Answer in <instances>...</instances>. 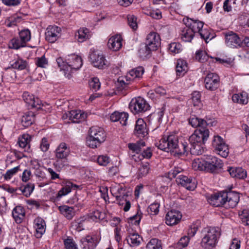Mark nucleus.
<instances>
[{
	"label": "nucleus",
	"instance_id": "obj_43",
	"mask_svg": "<svg viewBox=\"0 0 249 249\" xmlns=\"http://www.w3.org/2000/svg\"><path fill=\"white\" fill-rule=\"evenodd\" d=\"M146 249H162L161 242L156 238L151 239L146 245Z\"/></svg>",
	"mask_w": 249,
	"mask_h": 249
},
{
	"label": "nucleus",
	"instance_id": "obj_16",
	"mask_svg": "<svg viewBox=\"0 0 249 249\" xmlns=\"http://www.w3.org/2000/svg\"><path fill=\"white\" fill-rule=\"evenodd\" d=\"M82 249H94L99 243V239L97 235H87L81 240Z\"/></svg>",
	"mask_w": 249,
	"mask_h": 249
},
{
	"label": "nucleus",
	"instance_id": "obj_29",
	"mask_svg": "<svg viewBox=\"0 0 249 249\" xmlns=\"http://www.w3.org/2000/svg\"><path fill=\"white\" fill-rule=\"evenodd\" d=\"M128 118V113L115 111L111 114L110 116V120L112 122H114L119 121L122 125H126Z\"/></svg>",
	"mask_w": 249,
	"mask_h": 249
},
{
	"label": "nucleus",
	"instance_id": "obj_50",
	"mask_svg": "<svg viewBox=\"0 0 249 249\" xmlns=\"http://www.w3.org/2000/svg\"><path fill=\"white\" fill-rule=\"evenodd\" d=\"M208 56L205 51L199 50L196 53V59L200 62H204L207 61Z\"/></svg>",
	"mask_w": 249,
	"mask_h": 249
},
{
	"label": "nucleus",
	"instance_id": "obj_44",
	"mask_svg": "<svg viewBox=\"0 0 249 249\" xmlns=\"http://www.w3.org/2000/svg\"><path fill=\"white\" fill-rule=\"evenodd\" d=\"M30 142V137L28 134H24L22 135L21 138H19V146L22 148H29V142Z\"/></svg>",
	"mask_w": 249,
	"mask_h": 249
},
{
	"label": "nucleus",
	"instance_id": "obj_27",
	"mask_svg": "<svg viewBox=\"0 0 249 249\" xmlns=\"http://www.w3.org/2000/svg\"><path fill=\"white\" fill-rule=\"evenodd\" d=\"M227 170L232 178L244 179L247 177V172L242 167H229Z\"/></svg>",
	"mask_w": 249,
	"mask_h": 249
},
{
	"label": "nucleus",
	"instance_id": "obj_63",
	"mask_svg": "<svg viewBox=\"0 0 249 249\" xmlns=\"http://www.w3.org/2000/svg\"><path fill=\"white\" fill-rule=\"evenodd\" d=\"M200 93L199 91H195L192 94V100L195 106H198L200 103Z\"/></svg>",
	"mask_w": 249,
	"mask_h": 249
},
{
	"label": "nucleus",
	"instance_id": "obj_14",
	"mask_svg": "<svg viewBox=\"0 0 249 249\" xmlns=\"http://www.w3.org/2000/svg\"><path fill=\"white\" fill-rule=\"evenodd\" d=\"M204 165L205 166L204 171L213 173L219 168L222 166V163L220 160L215 157L210 156L207 160H204Z\"/></svg>",
	"mask_w": 249,
	"mask_h": 249
},
{
	"label": "nucleus",
	"instance_id": "obj_47",
	"mask_svg": "<svg viewBox=\"0 0 249 249\" xmlns=\"http://www.w3.org/2000/svg\"><path fill=\"white\" fill-rule=\"evenodd\" d=\"M166 90L161 87H158L156 88L154 90H150L148 92L149 97L152 99L155 98V94H159L160 96L164 95L166 94Z\"/></svg>",
	"mask_w": 249,
	"mask_h": 249
},
{
	"label": "nucleus",
	"instance_id": "obj_40",
	"mask_svg": "<svg viewBox=\"0 0 249 249\" xmlns=\"http://www.w3.org/2000/svg\"><path fill=\"white\" fill-rule=\"evenodd\" d=\"M187 70L186 62L182 59H178L176 65V72L178 75H183Z\"/></svg>",
	"mask_w": 249,
	"mask_h": 249
},
{
	"label": "nucleus",
	"instance_id": "obj_62",
	"mask_svg": "<svg viewBox=\"0 0 249 249\" xmlns=\"http://www.w3.org/2000/svg\"><path fill=\"white\" fill-rule=\"evenodd\" d=\"M110 162L108 157L105 155H100L97 159V162L100 165L106 166Z\"/></svg>",
	"mask_w": 249,
	"mask_h": 249
},
{
	"label": "nucleus",
	"instance_id": "obj_57",
	"mask_svg": "<svg viewBox=\"0 0 249 249\" xmlns=\"http://www.w3.org/2000/svg\"><path fill=\"white\" fill-rule=\"evenodd\" d=\"M169 51L175 53H179L181 50V45L179 43L173 42L169 44Z\"/></svg>",
	"mask_w": 249,
	"mask_h": 249
},
{
	"label": "nucleus",
	"instance_id": "obj_19",
	"mask_svg": "<svg viewBox=\"0 0 249 249\" xmlns=\"http://www.w3.org/2000/svg\"><path fill=\"white\" fill-rule=\"evenodd\" d=\"M67 61L70 74H71L73 70H78L83 65L81 57L75 54L69 55Z\"/></svg>",
	"mask_w": 249,
	"mask_h": 249
},
{
	"label": "nucleus",
	"instance_id": "obj_53",
	"mask_svg": "<svg viewBox=\"0 0 249 249\" xmlns=\"http://www.w3.org/2000/svg\"><path fill=\"white\" fill-rule=\"evenodd\" d=\"M160 204L153 203L147 209V212L151 215H157L159 212Z\"/></svg>",
	"mask_w": 249,
	"mask_h": 249
},
{
	"label": "nucleus",
	"instance_id": "obj_60",
	"mask_svg": "<svg viewBox=\"0 0 249 249\" xmlns=\"http://www.w3.org/2000/svg\"><path fill=\"white\" fill-rule=\"evenodd\" d=\"M19 167L17 166L12 169L7 170L6 173L3 175L5 180L10 179L18 171Z\"/></svg>",
	"mask_w": 249,
	"mask_h": 249
},
{
	"label": "nucleus",
	"instance_id": "obj_5",
	"mask_svg": "<svg viewBox=\"0 0 249 249\" xmlns=\"http://www.w3.org/2000/svg\"><path fill=\"white\" fill-rule=\"evenodd\" d=\"M106 138V134L102 128L92 126L89 129V137L87 143L91 148H97L105 141Z\"/></svg>",
	"mask_w": 249,
	"mask_h": 249
},
{
	"label": "nucleus",
	"instance_id": "obj_21",
	"mask_svg": "<svg viewBox=\"0 0 249 249\" xmlns=\"http://www.w3.org/2000/svg\"><path fill=\"white\" fill-rule=\"evenodd\" d=\"M60 28L56 26H49L45 33L46 39L50 43L54 42L59 37Z\"/></svg>",
	"mask_w": 249,
	"mask_h": 249
},
{
	"label": "nucleus",
	"instance_id": "obj_26",
	"mask_svg": "<svg viewBox=\"0 0 249 249\" xmlns=\"http://www.w3.org/2000/svg\"><path fill=\"white\" fill-rule=\"evenodd\" d=\"M122 38L121 36L116 35L108 39L107 46L109 49L117 51L122 47Z\"/></svg>",
	"mask_w": 249,
	"mask_h": 249
},
{
	"label": "nucleus",
	"instance_id": "obj_25",
	"mask_svg": "<svg viewBox=\"0 0 249 249\" xmlns=\"http://www.w3.org/2000/svg\"><path fill=\"white\" fill-rule=\"evenodd\" d=\"M55 157L58 159H66L70 153V148L66 143H61L55 150Z\"/></svg>",
	"mask_w": 249,
	"mask_h": 249
},
{
	"label": "nucleus",
	"instance_id": "obj_48",
	"mask_svg": "<svg viewBox=\"0 0 249 249\" xmlns=\"http://www.w3.org/2000/svg\"><path fill=\"white\" fill-rule=\"evenodd\" d=\"M26 45L22 42L20 38H14L10 41V48L14 49H18L21 47H24Z\"/></svg>",
	"mask_w": 249,
	"mask_h": 249
},
{
	"label": "nucleus",
	"instance_id": "obj_22",
	"mask_svg": "<svg viewBox=\"0 0 249 249\" xmlns=\"http://www.w3.org/2000/svg\"><path fill=\"white\" fill-rule=\"evenodd\" d=\"M134 133L138 137L140 138H144L148 135L146 124L142 119H139L136 121Z\"/></svg>",
	"mask_w": 249,
	"mask_h": 249
},
{
	"label": "nucleus",
	"instance_id": "obj_32",
	"mask_svg": "<svg viewBox=\"0 0 249 249\" xmlns=\"http://www.w3.org/2000/svg\"><path fill=\"white\" fill-rule=\"evenodd\" d=\"M35 185L34 183H28L24 185L21 186L19 188L15 189V191H19L21 193L17 192V194H21L26 197H29L35 189Z\"/></svg>",
	"mask_w": 249,
	"mask_h": 249
},
{
	"label": "nucleus",
	"instance_id": "obj_4",
	"mask_svg": "<svg viewBox=\"0 0 249 249\" xmlns=\"http://www.w3.org/2000/svg\"><path fill=\"white\" fill-rule=\"evenodd\" d=\"M144 72V68L142 67H138L131 70L126 75L118 78V86L121 87L122 89H126L128 85L140 80Z\"/></svg>",
	"mask_w": 249,
	"mask_h": 249
},
{
	"label": "nucleus",
	"instance_id": "obj_35",
	"mask_svg": "<svg viewBox=\"0 0 249 249\" xmlns=\"http://www.w3.org/2000/svg\"><path fill=\"white\" fill-rule=\"evenodd\" d=\"M232 100L234 103L246 105L249 101L248 94L246 92L234 94L232 96Z\"/></svg>",
	"mask_w": 249,
	"mask_h": 249
},
{
	"label": "nucleus",
	"instance_id": "obj_18",
	"mask_svg": "<svg viewBox=\"0 0 249 249\" xmlns=\"http://www.w3.org/2000/svg\"><path fill=\"white\" fill-rule=\"evenodd\" d=\"M22 98L29 108H35L38 109L41 108V100L38 98H35L34 95L30 94L28 92H24Z\"/></svg>",
	"mask_w": 249,
	"mask_h": 249
},
{
	"label": "nucleus",
	"instance_id": "obj_38",
	"mask_svg": "<svg viewBox=\"0 0 249 249\" xmlns=\"http://www.w3.org/2000/svg\"><path fill=\"white\" fill-rule=\"evenodd\" d=\"M59 210L61 213L68 219H71L75 215V212L72 207L66 205L60 206Z\"/></svg>",
	"mask_w": 249,
	"mask_h": 249
},
{
	"label": "nucleus",
	"instance_id": "obj_46",
	"mask_svg": "<svg viewBox=\"0 0 249 249\" xmlns=\"http://www.w3.org/2000/svg\"><path fill=\"white\" fill-rule=\"evenodd\" d=\"M19 36L25 45L31 39V32L29 29H24L19 33Z\"/></svg>",
	"mask_w": 249,
	"mask_h": 249
},
{
	"label": "nucleus",
	"instance_id": "obj_64",
	"mask_svg": "<svg viewBox=\"0 0 249 249\" xmlns=\"http://www.w3.org/2000/svg\"><path fill=\"white\" fill-rule=\"evenodd\" d=\"M190 241V238L187 236L182 237L178 243V247L182 248L188 246Z\"/></svg>",
	"mask_w": 249,
	"mask_h": 249
},
{
	"label": "nucleus",
	"instance_id": "obj_17",
	"mask_svg": "<svg viewBox=\"0 0 249 249\" xmlns=\"http://www.w3.org/2000/svg\"><path fill=\"white\" fill-rule=\"evenodd\" d=\"M176 182L178 184L184 187L188 190L193 191L196 187L195 179L186 176L179 175L177 177Z\"/></svg>",
	"mask_w": 249,
	"mask_h": 249
},
{
	"label": "nucleus",
	"instance_id": "obj_56",
	"mask_svg": "<svg viewBox=\"0 0 249 249\" xmlns=\"http://www.w3.org/2000/svg\"><path fill=\"white\" fill-rule=\"evenodd\" d=\"M127 22L129 26L134 30L137 28V18L134 15L127 16Z\"/></svg>",
	"mask_w": 249,
	"mask_h": 249
},
{
	"label": "nucleus",
	"instance_id": "obj_36",
	"mask_svg": "<svg viewBox=\"0 0 249 249\" xmlns=\"http://www.w3.org/2000/svg\"><path fill=\"white\" fill-rule=\"evenodd\" d=\"M35 114L30 111L25 113L21 118V122L22 125L25 127L30 126L35 122Z\"/></svg>",
	"mask_w": 249,
	"mask_h": 249
},
{
	"label": "nucleus",
	"instance_id": "obj_11",
	"mask_svg": "<svg viewBox=\"0 0 249 249\" xmlns=\"http://www.w3.org/2000/svg\"><path fill=\"white\" fill-rule=\"evenodd\" d=\"M223 197L225 201L224 207L226 208H234L239 201V195L235 192L225 191Z\"/></svg>",
	"mask_w": 249,
	"mask_h": 249
},
{
	"label": "nucleus",
	"instance_id": "obj_8",
	"mask_svg": "<svg viewBox=\"0 0 249 249\" xmlns=\"http://www.w3.org/2000/svg\"><path fill=\"white\" fill-rule=\"evenodd\" d=\"M212 146L221 157L226 158L228 156L229 153L228 146L219 136H216L213 137Z\"/></svg>",
	"mask_w": 249,
	"mask_h": 249
},
{
	"label": "nucleus",
	"instance_id": "obj_41",
	"mask_svg": "<svg viewBox=\"0 0 249 249\" xmlns=\"http://www.w3.org/2000/svg\"><path fill=\"white\" fill-rule=\"evenodd\" d=\"M145 146V142L141 140L137 142L136 143H129L128 144V147L133 152L138 154L141 151L142 147Z\"/></svg>",
	"mask_w": 249,
	"mask_h": 249
},
{
	"label": "nucleus",
	"instance_id": "obj_49",
	"mask_svg": "<svg viewBox=\"0 0 249 249\" xmlns=\"http://www.w3.org/2000/svg\"><path fill=\"white\" fill-rule=\"evenodd\" d=\"M194 36V34L192 33V31L187 29L182 31L181 38L184 41L190 42L193 39Z\"/></svg>",
	"mask_w": 249,
	"mask_h": 249
},
{
	"label": "nucleus",
	"instance_id": "obj_52",
	"mask_svg": "<svg viewBox=\"0 0 249 249\" xmlns=\"http://www.w3.org/2000/svg\"><path fill=\"white\" fill-rule=\"evenodd\" d=\"M89 83L90 88L95 91L100 88L101 84L99 79L97 77L91 78Z\"/></svg>",
	"mask_w": 249,
	"mask_h": 249
},
{
	"label": "nucleus",
	"instance_id": "obj_24",
	"mask_svg": "<svg viewBox=\"0 0 249 249\" xmlns=\"http://www.w3.org/2000/svg\"><path fill=\"white\" fill-rule=\"evenodd\" d=\"M34 228L36 229V236L40 238L45 233L46 230V223L41 217H37L34 220Z\"/></svg>",
	"mask_w": 249,
	"mask_h": 249
},
{
	"label": "nucleus",
	"instance_id": "obj_3",
	"mask_svg": "<svg viewBox=\"0 0 249 249\" xmlns=\"http://www.w3.org/2000/svg\"><path fill=\"white\" fill-rule=\"evenodd\" d=\"M200 246L204 249H214L221 236V230L218 227H209L201 231Z\"/></svg>",
	"mask_w": 249,
	"mask_h": 249
},
{
	"label": "nucleus",
	"instance_id": "obj_55",
	"mask_svg": "<svg viewBox=\"0 0 249 249\" xmlns=\"http://www.w3.org/2000/svg\"><path fill=\"white\" fill-rule=\"evenodd\" d=\"M106 214L99 210H95L93 211L90 216L91 219L93 221L97 220H103L105 218Z\"/></svg>",
	"mask_w": 249,
	"mask_h": 249
},
{
	"label": "nucleus",
	"instance_id": "obj_1",
	"mask_svg": "<svg viewBox=\"0 0 249 249\" xmlns=\"http://www.w3.org/2000/svg\"><path fill=\"white\" fill-rule=\"evenodd\" d=\"M157 147L160 150L170 152L175 156L185 155L189 150L188 143L185 141L179 143L178 136L173 134L161 139Z\"/></svg>",
	"mask_w": 249,
	"mask_h": 249
},
{
	"label": "nucleus",
	"instance_id": "obj_2",
	"mask_svg": "<svg viewBox=\"0 0 249 249\" xmlns=\"http://www.w3.org/2000/svg\"><path fill=\"white\" fill-rule=\"evenodd\" d=\"M209 136V130L196 129L194 133L189 137V141L191 145L188 147L189 150L185 153L187 155L189 152L192 155H199L203 154L204 150L203 144Z\"/></svg>",
	"mask_w": 249,
	"mask_h": 249
},
{
	"label": "nucleus",
	"instance_id": "obj_39",
	"mask_svg": "<svg viewBox=\"0 0 249 249\" xmlns=\"http://www.w3.org/2000/svg\"><path fill=\"white\" fill-rule=\"evenodd\" d=\"M56 62L60 70L64 71L65 76L70 79L71 77V75L69 72L68 62L64 61L60 57L57 58Z\"/></svg>",
	"mask_w": 249,
	"mask_h": 249
},
{
	"label": "nucleus",
	"instance_id": "obj_7",
	"mask_svg": "<svg viewBox=\"0 0 249 249\" xmlns=\"http://www.w3.org/2000/svg\"><path fill=\"white\" fill-rule=\"evenodd\" d=\"M129 108L135 114L144 112L150 109V106L141 97L133 99L129 104Z\"/></svg>",
	"mask_w": 249,
	"mask_h": 249
},
{
	"label": "nucleus",
	"instance_id": "obj_30",
	"mask_svg": "<svg viewBox=\"0 0 249 249\" xmlns=\"http://www.w3.org/2000/svg\"><path fill=\"white\" fill-rule=\"evenodd\" d=\"M25 214V210L21 206H16L12 211V216L16 222L18 224L22 222Z\"/></svg>",
	"mask_w": 249,
	"mask_h": 249
},
{
	"label": "nucleus",
	"instance_id": "obj_12",
	"mask_svg": "<svg viewBox=\"0 0 249 249\" xmlns=\"http://www.w3.org/2000/svg\"><path fill=\"white\" fill-rule=\"evenodd\" d=\"M225 42L226 45L231 48H238L241 47L243 41L238 36L232 31L225 34Z\"/></svg>",
	"mask_w": 249,
	"mask_h": 249
},
{
	"label": "nucleus",
	"instance_id": "obj_15",
	"mask_svg": "<svg viewBox=\"0 0 249 249\" xmlns=\"http://www.w3.org/2000/svg\"><path fill=\"white\" fill-rule=\"evenodd\" d=\"M86 118V115L80 110H72L64 113L62 116L63 119H69L74 123H79L84 121Z\"/></svg>",
	"mask_w": 249,
	"mask_h": 249
},
{
	"label": "nucleus",
	"instance_id": "obj_59",
	"mask_svg": "<svg viewBox=\"0 0 249 249\" xmlns=\"http://www.w3.org/2000/svg\"><path fill=\"white\" fill-rule=\"evenodd\" d=\"M36 64L38 67L46 68L48 65V60L45 56L43 55L40 57L36 58Z\"/></svg>",
	"mask_w": 249,
	"mask_h": 249
},
{
	"label": "nucleus",
	"instance_id": "obj_42",
	"mask_svg": "<svg viewBox=\"0 0 249 249\" xmlns=\"http://www.w3.org/2000/svg\"><path fill=\"white\" fill-rule=\"evenodd\" d=\"M27 66V62L26 61L23 60L21 58H18L17 60L11 64V67L15 69L18 70H23L26 69Z\"/></svg>",
	"mask_w": 249,
	"mask_h": 249
},
{
	"label": "nucleus",
	"instance_id": "obj_37",
	"mask_svg": "<svg viewBox=\"0 0 249 249\" xmlns=\"http://www.w3.org/2000/svg\"><path fill=\"white\" fill-rule=\"evenodd\" d=\"M111 192L117 200H125V198L127 196L126 195L125 189L124 188L122 187H118L117 188L116 187L112 188Z\"/></svg>",
	"mask_w": 249,
	"mask_h": 249
},
{
	"label": "nucleus",
	"instance_id": "obj_33",
	"mask_svg": "<svg viewBox=\"0 0 249 249\" xmlns=\"http://www.w3.org/2000/svg\"><path fill=\"white\" fill-rule=\"evenodd\" d=\"M128 244L131 247H137L140 245L142 238L137 233H130L126 238Z\"/></svg>",
	"mask_w": 249,
	"mask_h": 249
},
{
	"label": "nucleus",
	"instance_id": "obj_54",
	"mask_svg": "<svg viewBox=\"0 0 249 249\" xmlns=\"http://www.w3.org/2000/svg\"><path fill=\"white\" fill-rule=\"evenodd\" d=\"M66 249H78L76 244L72 238H67L64 241Z\"/></svg>",
	"mask_w": 249,
	"mask_h": 249
},
{
	"label": "nucleus",
	"instance_id": "obj_6",
	"mask_svg": "<svg viewBox=\"0 0 249 249\" xmlns=\"http://www.w3.org/2000/svg\"><path fill=\"white\" fill-rule=\"evenodd\" d=\"M160 44V36L155 32H151L147 36L144 48L140 50L142 56H147L151 51H155Z\"/></svg>",
	"mask_w": 249,
	"mask_h": 249
},
{
	"label": "nucleus",
	"instance_id": "obj_45",
	"mask_svg": "<svg viewBox=\"0 0 249 249\" xmlns=\"http://www.w3.org/2000/svg\"><path fill=\"white\" fill-rule=\"evenodd\" d=\"M239 216L243 223L245 225L249 226V209L239 211Z\"/></svg>",
	"mask_w": 249,
	"mask_h": 249
},
{
	"label": "nucleus",
	"instance_id": "obj_20",
	"mask_svg": "<svg viewBox=\"0 0 249 249\" xmlns=\"http://www.w3.org/2000/svg\"><path fill=\"white\" fill-rule=\"evenodd\" d=\"M182 217V214L178 211L171 210L168 212L165 216V223L169 226L177 224Z\"/></svg>",
	"mask_w": 249,
	"mask_h": 249
},
{
	"label": "nucleus",
	"instance_id": "obj_61",
	"mask_svg": "<svg viewBox=\"0 0 249 249\" xmlns=\"http://www.w3.org/2000/svg\"><path fill=\"white\" fill-rule=\"evenodd\" d=\"M192 167L195 170H204L205 166L204 165V160H194L192 163Z\"/></svg>",
	"mask_w": 249,
	"mask_h": 249
},
{
	"label": "nucleus",
	"instance_id": "obj_58",
	"mask_svg": "<svg viewBox=\"0 0 249 249\" xmlns=\"http://www.w3.org/2000/svg\"><path fill=\"white\" fill-rule=\"evenodd\" d=\"M142 217V213L138 211L137 214L129 218V222L135 225H139Z\"/></svg>",
	"mask_w": 249,
	"mask_h": 249
},
{
	"label": "nucleus",
	"instance_id": "obj_51",
	"mask_svg": "<svg viewBox=\"0 0 249 249\" xmlns=\"http://www.w3.org/2000/svg\"><path fill=\"white\" fill-rule=\"evenodd\" d=\"M149 169V163L148 162L142 164L139 169V177L142 178L145 176L148 173Z\"/></svg>",
	"mask_w": 249,
	"mask_h": 249
},
{
	"label": "nucleus",
	"instance_id": "obj_9",
	"mask_svg": "<svg viewBox=\"0 0 249 249\" xmlns=\"http://www.w3.org/2000/svg\"><path fill=\"white\" fill-rule=\"evenodd\" d=\"M89 58L90 62L95 67L100 69H104L107 67V62L105 57L99 52H91L89 53Z\"/></svg>",
	"mask_w": 249,
	"mask_h": 249
},
{
	"label": "nucleus",
	"instance_id": "obj_34",
	"mask_svg": "<svg viewBox=\"0 0 249 249\" xmlns=\"http://www.w3.org/2000/svg\"><path fill=\"white\" fill-rule=\"evenodd\" d=\"M78 187V186L73 184L71 182H67L66 183V185L65 187L62 188L58 192L56 195V198L59 199L62 196H65L70 193L71 191V189L73 188L74 189H76Z\"/></svg>",
	"mask_w": 249,
	"mask_h": 249
},
{
	"label": "nucleus",
	"instance_id": "obj_10",
	"mask_svg": "<svg viewBox=\"0 0 249 249\" xmlns=\"http://www.w3.org/2000/svg\"><path fill=\"white\" fill-rule=\"evenodd\" d=\"M189 124L194 127H198L197 129H203L204 130H208L206 128L207 126L215 125L216 122L215 121H211L210 119L204 120L200 119L195 115L192 116L189 119Z\"/></svg>",
	"mask_w": 249,
	"mask_h": 249
},
{
	"label": "nucleus",
	"instance_id": "obj_31",
	"mask_svg": "<svg viewBox=\"0 0 249 249\" xmlns=\"http://www.w3.org/2000/svg\"><path fill=\"white\" fill-rule=\"evenodd\" d=\"M91 33L86 28L79 29L75 34V37L79 42H83L91 36Z\"/></svg>",
	"mask_w": 249,
	"mask_h": 249
},
{
	"label": "nucleus",
	"instance_id": "obj_13",
	"mask_svg": "<svg viewBox=\"0 0 249 249\" xmlns=\"http://www.w3.org/2000/svg\"><path fill=\"white\" fill-rule=\"evenodd\" d=\"M220 78L219 76L215 73H209L204 79L206 88L210 90L213 91L217 89L219 86Z\"/></svg>",
	"mask_w": 249,
	"mask_h": 249
},
{
	"label": "nucleus",
	"instance_id": "obj_23",
	"mask_svg": "<svg viewBox=\"0 0 249 249\" xmlns=\"http://www.w3.org/2000/svg\"><path fill=\"white\" fill-rule=\"evenodd\" d=\"M223 196L224 192L212 195L208 198V201L211 205L215 207H224L225 201Z\"/></svg>",
	"mask_w": 249,
	"mask_h": 249
},
{
	"label": "nucleus",
	"instance_id": "obj_28",
	"mask_svg": "<svg viewBox=\"0 0 249 249\" xmlns=\"http://www.w3.org/2000/svg\"><path fill=\"white\" fill-rule=\"evenodd\" d=\"M188 29L192 31L194 34L196 33H200L202 29L204 23L198 20H193L192 19H187V22L185 23Z\"/></svg>",
	"mask_w": 249,
	"mask_h": 249
}]
</instances>
